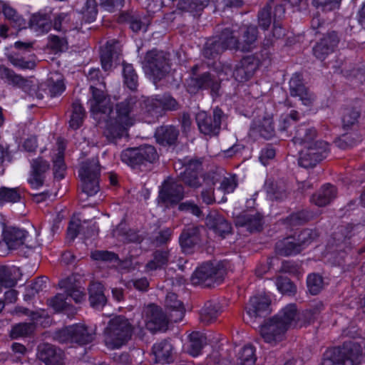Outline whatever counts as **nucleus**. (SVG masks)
I'll return each mask as SVG.
<instances>
[{"mask_svg": "<svg viewBox=\"0 0 365 365\" xmlns=\"http://www.w3.org/2000/svg\"><path fill=\"white\" fill-rule=\"evenodd\" d=\"M31 168V177L28 181L32 187L38 188L43 184V174L48 170L49 163L41 157H39L32 160Z\"/></svg>", "mask_w": 365, "mask_h": 365, "instance_id": "nucleus-30", "label": "nucleus"}, {"mask_svg": "<svg viewBox=\"0 0 365 365\" xmlns=\"http://www.w3.org/2000/svg\"><path fill=\"white\" fill-rule=\"evenodd\" d=\"M98 120H103L106 125L103 130V135L106 139L113 143H117L118 140L128 135V125L114 119V113L98 117Z\"/></svg>", "mask_w": 365, "mask_h": 365, "instance_id": "nucleus-17", "label": "nucleus"}, {"mask_svg": "<svg viewBox=\"0 0 365 365\" xmlns=\"http://www.w3.org/2000/svg\"><path fill=\"white\" fill-rule=\"evenodd\" d=\"M121 160L135 168L148 163L153 164L159 159V155L155 146L145 144L139 147L128 148L123 150L120 154Z\"/></svg>", "mask_w": 365, "mask_h": 365, "instance_id": "nucleus-6", "label": "nucleus"}, {"mask_svg": "<svg viewBox=\"0 0 365 365\" xmlns=\"http://www.w3.org/2000/svg\"><path fill=\"white\" fill-rule=\"evenodd\" d=\"M146 328L152 332L165 331L168 328V319L161 308L155 304L149 305L145 311Z\"/></svg>", "mask_w": 365, "mask_h": 365, "instance_id": "nucleus-20", "label": "nucleus"}, {"mask_svg": "<svg viewBox=\"0 0 365 365\" xmlns=\"http://www.w3.org/2000/svg\"><path fill=\"white\" fill-rule=\"evenodd\" d=\"M187 91L196 94L201 90L210 89L212 94H217L220 83L217 78L210 72H204L198 76H190L185 83Z\"/></svg>", "mask_w": 365, "mask_h": 365, "instance_id": "nucleus-12", "label": "nucleus"}, {"mask_svg": "<svg viewBox=\"0 0 365 365\" xmlns=\"http://www.w3.org/2000/svg\"><path fill=\"white\" fill-rule=\"evenodd\" d=\"M360 346L352 341H346L342 346L327 350L321 365H357L361 357Z\"/></svg>", "mask_w": 365, "mask_h": 365, "instance_id": "nucleus-4", "label": "nucleus"}, {"mask_svg": "<svg viewBox=\"0 0 365 365\" xmlns=\"http://www.w3.org/2000/svg\"><path fill=\"white\" fill-rule=\"evenodd\" d=\"M189 339L187 352L192 356H197L207 344V338L199 331H193L190 334Z\"/></svg>", "mask_w": 365, "mask_h": 365, "instance_id": "nucleus-48", "label": "nucleus"}, {"mask_svg": "<svg viewBox=\"0 0 365 365\" xmlns=\"http://www.w3.org/2000/svg\"><path fill=\"white\" fill-rule=\"evenodd\" d=\"M210 0H180L178 3V9L192 13L194 15L201 12L209 5Z\"/></svg>", "mask_w": 365, "mask_h": 365, "instance_id": "nucleus-49", "label": "nucleus"}, {"mask_svg": "<svg viewBox=\"0 0 365 365\" xmlns=\"http://www.w3.org/2000/svg\"><path fill=\"white\" fill-rule=\"evenodd\" d=\"M70 113L69 127L73 130H77L83 125L86 115V110L79 100L73 102Z\"/></svg>", "mask_w": 365, "mask_h": 365, "instance_id": "nucleus-40", "label": "nucleus"}, {"mask_svg": "<svg viewBox=\"0 0 365 365\" xmlns=\"http://www.w3.org/2000/svg\"><path fill=\"white\" fill-rule=\"evenodd\" d=\"M252 130L266 140H269L276 135L274 120L272 118H264L258 125Z\"/></svg>", "mask_w": 365, "mask_h": 365, "instance_id": "nucleus-56", "label": "nucleus"}, {"mask_svg": "<svg viewBox=\"0 0 365 365\" xmlns=\"http://www.w3.org/2000/svg\"><path fill=\"white\" fill-rule=\"evenodd\" d=\"M312 218V213L308 210H302L292 212L283 222L285 225L294 227L306 224Z\"/></svg>", "mask_w": 365, "mask_h": 365, "instance_id": "nucleus-53", "label": "nucleus"}, {"mask_svg": "<svg viewBox=\"0 0 365 365\" xmlns=\"http://www.w3.org/2000/svg\"><path fill=\"white\" fill-rule=\"evenodd\" d=\"M220 43L223 46L224 51L235 50L239 51V38L235 34L234 30L230 28H225L220 34L216 36Z\"/></svg>", "mask_w": 365, "mask_h": 365, "instance_id": "nucleus-41", "label": "nucleus"}, {"mask_svg": "<svg viewBox=\"0 0 365 365\" xmlns=\"http://www.w3.org/2000/svg\"><path fill=\"white\" fill-rule=\"evenodd\" d=\"M61 288L65 289V294L68 297L69 303L73 299L76 303H81L86 299L84 288L74 283L73 277H67L59 282Z\"/></svg>", "mask_w": 365, "mask_h": 365, "instance_id": "nucleus-31", "label": "nucleus"}, {"mask_svg": "<svg viewBox=\"0 0 365 365\" xmlns=\"http://www.w3.org/2000/svg\"><path fill=\"white\" fill-rule=\"evenodd\" d=\"M336 197V188L330 184L322 187L319 192L314 194L312 201L319 207L326 206Z\"/></svg>", "mask_w": 365, "mask_h": 365, "instance_id": "nucleus-39", "label": "nucleus"}, {"mask_svg": "<svg viewBox=\"0 0 365 365\" xmlns=\"http://www.w3.org/2000/svg\"><path fill=\"white\" fill-rule=\"evenodd\" d=\"M2 13L11 28L16 30V34L28 27L27 21L9 4L2 3Z\"/></svg>", "mask_w": 365, "mask_h": 365, "instance_id": "nucleus-32", "label": "nucleus"}, {"mask_svg": "<svg viewBox=\"0 0 365 365\" xmlns=\"http://www.w3.org/2000/svg\"><path fill=\"white\" fill-rule=\"evenodd\" d=\"M317 136V131L315 128L302 124L295 129L293 141L295 144L309 145L314 142Z\"/></svg>", "mask_w": 365, "mask_h": 365, "instance_id": "nucleus-37", "label": "nucleus"}, {"mask_svg": "<svg viewBox=\"0 0 365 365\" xmlns=\"http://www.w3.org/2000/svg\"><path fill=\"white\" fill-rule=\"evenodd\" d=\"M170 250L168 247L155 249L152 253V259L145 267L147 271H155L165 269L170 259Z\"/></svg>", "mask_w": 365, "mask_h": 365, "instance_id": "nucleus-29", "label": "nucleus"}, {"mask_svg": "<svg viewBox=\"0 0 365 365\" xmlns=\"http://www.w3.org/2000/svg\"><path fill=\"white\" fill-rule=\"evenodd\" d=\"M255 352L253 346H245L238 354V365H255L257 360Z\"/></svg>", "mask_w": 365, "mask_h": 365, "instance_id": "nucleus-63", "label": "nucleus"}, {"mask_svg": "<svg viewBox=\"0 0 365 365\" xmlns=\"http://www.w3.org/2000/svg\"><path fill=\"white\" fill-rule=\"evenodd\" d=\"M270 299L266 296H255L250 298L245 307L247 317L252 319L263 317L269 313Z\"/></svg>", "mask_w": 365, "mask_h": 365, "instance_id": "nucleus-25", "label": "nucleus"}, {"mask_svg": "<svg viewBox=\"0 0 365 365\" xmlns=\"http://www.w3.org/2000/svg\"><path fill=\"white\" fill-rule=\"evenodd\" d=\"M273 11L274 7L269 3L259 11L257 14L258 26L261 29L267 31L271 24H273Z\"/></svg>", "mask_w": 365, "mask_h": 365, "instance_id": "nucleus-57", "label": "nucleus"}, {"mask_svg": "<svg viewBox=\"0 0 365 365\" xmlns=\"http://www.w3.org/2000/svg\"><path fill=\"white\" fill-rule=\"evenodd\" d=\"M295 304H290L274 316L264 320L260 326V335L266 343L276 345L286 337L287 330L294 322Z\"/></svg>", "mask_w": 365, "mask_h": 365, "instance_id": "nucleus-1", "label": "nucleus"}, {"mask_svg": "<svg viewBox=\"0 0 365 365\" xmlns=\"http://www.w3.org/2000/svg\"><path fill=\"white\" fill-rule=\"evenodd\" d=\"M123 77L124 84L131 91H135L138 86V76L130 63L123 61Z\"/></svg>", "mask_w": 365, "mask_h": 365, "instance_id": "nucleus-52", "label": "nucleus"}, {"mask_svg": "<svg viewBox=\"0 0 365 365\" xmlns=\"http://www.w3.org/2000/svg\"><path fill=\"white\" fill-rule=\"evenodd\" d=\"M169 54L157 49L148 51L145 56L143 68L145 71L159 81L169 73L170 69Z\"/></svg>", "mask_w": 365, "mask_h": 365, "instance_id": "nucleus-7", "label": "nucleus"}, {"mask_svg": "<svg viewBox=\"0 0 365 365\" xmlns=\"http://www.w3.org/2000/svg\"><path fill=\"white\" fill-rule=\"evenodd\" d=\"M25 230L17 227H7L3 231V240L10 250H16L24 244L26 238Z\"/></svg>", "mask_w": 365, "mask_h": 365, "instance_id": "nucleus-35", "label": "nucleus"}, {"mask_svg": "<svg viewBox=\"0 0 365 365\" xmlns=\"http://www.w3.org/2000/svg\"><path fill=\"white\" fill-rule=\"evenodd\" d=\"M226 118L219 107L212 110V114L200 111L195 115V120L200 132L205 135L216 136L221 130L222 121Z\"/></svg>", "mask_w": 365, "mask_h": 365, "instance_id": "nucleus-9", "label": "nucleus"}, {"mask_svg": "<svg viewBox=\"0 0 365 365\" xmlns=\"http://www.w3.org/2000/svg\"><path fill=\"white\" fill-rule=\"evenodd\" d=\"M356 225L347 224L338 227L337 231L333 233V240L336 247H341L343 249L351 248V238L354 235Z\"/></svg>", "mask_w": 365, "mask_h": 365, "instance_id": "nucleus-36", "label": "nucleus"}, {"mask_svg": "<svg viewBox=\"0 0 365 365\" xmlns=\"http://www.w3.org/2000/svg\"><path fill=\"white\" fill-rule=\"evenodd\" d=\"M289 91L290 96L299 98L302 105L307 107L312 106L316 100V96L305 86L302 75L299 73H295L290 78Z\"/></svg>", "mask_w": 365, "mask_h": 365, "instance_id": "nucleus-15", "label": "nucleus"}, {"mask_svg": "<svg viewBox=\"0 0 365 365\" xmlns=\"http://www.w3.org/2000/svg\"><path fill=\"white\" fill-rule=\"evenodd\" d=\"M8 61L16 68L19 69H34L36 67V62L34 59L26 58L19 53L12 52L7 55Z\"/></svg>", "mask_w": 365, "mask_h": 365, "instance_id": "nucleus-59", "label": "nucleus"}, {"mask_svg": "<svg viewBox=\"0 0 365 365\" xmlns=\"http://www.w3.org/2000/svg\"><path fill=\"white\" fill-rule=\"evenodd\" d=\"M206 226L221 238L231 233V224L216 210H211L205 218Z\"/></svg>", "mask_w": 365, "mask_h": 365, "instance_id": "nucleus-24", "label": "nucleus"}, {"mask_svg": "<svg viewBox=\"0 0 365 365\" xmlns=\"http://www.w3.org/2000/svg\"><path fill=\"white\" fill-rule=\"evenodd\" d=\"M313 232L311 230H304L296 237L289 236L278 241L275 245L276 252L282 256H290L299 254L306 245L313 240Z\"/></svg>", "mask_w": 365, "mask_h": 365, "instance_id": "nucleus-8", "label": "nucleus"}, {"mask_svg": "<svg viewBox=\"0 0 365 365\" xmlns=\"http://www.w3.org/2000/svg\"><path fill=\"white\" fill-rule=\"evenodd\" d=\"M180 135L178 128L173 125H163L156 128L154 137L156 142L162 146H176Z\"/></svg>", "mask_w": 365, "mask_h": 365, "instance_id": "nucleus-26", "label": "nucleus"}, {"mask_svg": "<svg viewBox=\"0 0 365 365\" xmlns=\"http://www.w3.org/2000/svg\"><path fill=\"white\" fill-rule=\"evenodd\" d=\"M285 8L282 4H276L273 11V26L271 34L266 36L263 45L265 47L271 46L274 39H281L286 36L287 29L282 26V21L284 17Z\"/></svg>", "mask_w": 365, "mask_h": 365, "instance_id": "nucleus-21", "label": "nucleus"}, {"mask_svg": "<svg viewBox=\"0 0 365 365\" xmlns=\"http://www.w3.org/2000/svg\"><path fill=\"white\" fill-rule=\"evenodd\" d=\"M201 225H188L185 226L179 237V243L184 252H191L192 249L202 242Z\"/></svg>", "mask_w": 365, "mask_h": 365, "instance_id": "nucleus-19", "label": "nucleus"}, {"mask_svg": "<svg viewBox=\"0 0 365 365\" xmlns=\"http://www.w3.org/2000/svg\"><path fill=\"white\" fill-rule=\"evenodd\" d=\"M122 49L118 41L112 39L100 48V61L105 72H110L120 64Z\"/></svg>", "mask_w": 365, "mask_h": 365, "instance_id": "nucleus-13", "label": "nucleus"}, {"mask_svg": "<svg viewBox=\"0 0 365 365\" xmlns=\"http://www.w3.org/2000/svg\"><path fill=\"white\" fill-rule=\"evenodd\" d=\"M27 23L29 28L39 33H46L51 27V21L47 14H34Z\"/></svg>", "mask_w": 365, "mask_h": 365, "instance_id": "nucleus-45", "label": "nucleus"}, {"mask_svg": "<svg viewBox=\"0 0 365 365\" xmlns=\"http://www.w3.org/2000/svg\"><path fill=\"white\" fill-rule=\"evenodd\" d=\"M83 21L86 23L93 22L98 15V3L96 0H86L82 8Z\"/></svg>", "mask_w": 365, "mask_h": 365, "instance_id": "nucleus-64", "label": "nucleus"}, {"mask_svg": "<svg viewBox=\"0 0 365 365\" xmlns=\"http://www.w3.org/2000/svg\"><path fill=\"white\" fill-rule=\"evenodd\" d=\"M0 78L9 85L22 88L26 85L27 80L4 65H0Z\"/></svg>", "mask_w": 365, "mask_h": 365, "instance_id": "nucleus-43", "label": "nucleus"}, {"mask_svg": "<svg viewBox=\"0 0 365 365\" xmlns=\"http://www.w3.org/2000/svg\"><path fill=\"white\" fill-rule=\"evenodd\" d=\"M277 289L282 294L293 296L297 292V287L287 277L279 276L276 279Z\"/></svg>", "mask_w": 365, "mask_h": 365, "instance_id": "nucleus-62", "label": "nucleus"}, {"mask_svg": "<svg viewBox=\"0 0 365 365\" xmlns=\"http://www.w3.org/2000/svg\"><path fill=\"white\" fill-rule=\"evenodd\" d=\"M258 37V29L256 26H243L239 29L238 49L242 52H249L255 47Z\"/></svg>", "mask_w": 365, "mask_h": 365, "instance_id": "nucleus-28", "label": "nucleus"}, {"mask_svg": "<svg viewBox=\"0 0 365 365\" xmlns=\"http://www.w3.org/2000/svg\"><path fill=\"white\" fill-rule=\"evenodd\" d=\"M360 111L356 108L347 106L342 109L341 123L344 130H349L354 128L358 123Z\"/></svg>", "mask_w": 365, "mask_h": 365, "instance_id": "nucleus-50", "label": "nucleus"}, {"mask_svg": "<svg viewBox=\"0 0 365 365\" xmlns=\"http://www.w3.org/2000/svg\"><path fill=\"white\" fill-rule=\"evenodd\" d=\"M237 227L245 229L250 233L260 232L263 227V216L259 212H244L235 219Z\"/></svg>", "mask_w": 365, "mask_h": 365, "instance_id": "nucleus-23", "label": "nucleus"}, {"mask_svg": "<svg viewBox=\"0 0 365 365\" xmlns=\"http://www.w3.org/2000/svg\"><path fill=\"white\" fill-rule=\"evenodd\" d=\"M172 351L173 346L168 340L155 344L152 348L155 362L160 364H169L173 361Z\"/></svg>", "mask_w": 365, "mask_h": 365, "instance_id": "nucleus-38", "label": "nucleus"}, {"mask_svg": "<svg viewBox=\"0 0 365 365\" xmlns=\"http://www.w3.org/2000/svg\"><path fill=\"white\" fill-rule=\"evenodd\" d=\"M36 356L46 365H63V351L55 345L41 343L37 346Z\"/></svg>", "mask_w": 365, "mask_h": 365, "instance_id": "nucleus-22", "label": "nucleus"}, {"mask_svg": "<svg viewBox=\"0 0 365 365\" xmlns=\"http://www.w3.org/2000/svg\"><path fill=\"white\" fill-rule=\"evenodd\" d=\"M133 327L123 315L111 318L105 329V343L108 348L118 349L131 339Z\"/></svg>", "mask_w": 365, "mask_h": 365, "instance_id": "nucleus-2", "label": "nucleus"}, {"mask_svg": "<svg viewBox=\"0 0 365 365\" xmlns=\"http://www.w3.org/2000/svg\"><path fill=\"white\" fill-rule=\"evenodd\" d=\"M136 103L135 98H128L116 104L114 119L131 126L133 123L130 114Z\"/></svg>", "mask_w": 365, "mask_h": 365, "instance_id": "nucleus-33", "label": "nucleus"}, {"mask_svg": "<svg viewBox=\"0 0 365 365\" xmlns=\"http://www.w3.org/2000/svg\"><path fill=\"white\" fill-rule=\"evenodd\" d=\"M165 305L167 308L176 312V318L173 319L175 322L181 320L184 316L185 308L183 304L178 299V295L175 293H168L165 299Z\"/></svg>", "mask_w": 365, "mask_h": 365, "instance_id": "nucleus-58", "label": "nucleus"}, {"mask_svg": "<svg viewBox=\"0 0 365 365\" xmlns=\"http://www.w3.org/2000/svg\"><path fill=\"white\" fill-rule=\"evenodd\" d=\"M81 178H99L101 165L97 159H89L82 163L78 171Z\"/></svg>", "mask_w": 365, "mask_h": 365, "instance_id": "nucleus-42", "label": "nucleus"}, {"mask_svg": "<svg viewBox=\"0 0 365 365\" xmlns=\"http://www.w3.org/2000/svg\"><path fill=\"white\" fill-rule=\"evenodd\" d=\"M323 309L324 304L322 302H317L309 309H307L300 313L298 312L297 306L295 305L294 322H293L292 327H302L313 323L319 318Z\"/></svg>", "mask_w": 365, "mask_h": 365, "instance_id": "nucleus-27", "label": "nucleus"}, {"mask_svg": "<svg viewBox=\"0 0 365 365\" xmlns=\"http://www.w3.org/2000/svg\"><path fill=\"white\" fill-rule=\"evenodd\" d=\"M223 46L216 36L209 38L202 48V55L207 59L215 60L224 52Z\"/></svg>", "mask_w": 365, "mask_h": 365, "instance_id": "nucleus-47", "label": "nucleus"}, {"mask_svg": "<svg viewBox=\"0 0 365 365\" xmlns=\"http://www.w3.org/2000/svg\"><path fill=\"white\" fill-rule=\"evenodd\" d=\"M55 338L60 343H76L84 345L91 343L94 334L83 324H74L56 332Z\"/></svg>", "mask_w": 365, "mask_h": 365, "instance_id": "nucleus-10", "label": "nucleus"}, {"mask_svg": "<svg viewBox=\"0 0 365 365\" xmlns=\"http://www.w3.org/2000/svg\"><path fill=\"white\" fill-rule=\"evenodd\" d=\"M259 65L256 54L245 56L235 65L232 76L238 82H246L252 78Z\"/></svg>", "mask_w": 365, "mask_h": 365, "instance_id": "nucleus-16", "label": "nucleus"}, {"mask_svg": "<svg viewBox=\"0 0 365 365\" xmlns=\"http://www.w3.org/2000/svg\"><path fill=\"white\" fill-rule=\"evenodd\" d=\"M21 198V192L19 187H0V205L5 202L15 203L19 202Z\"/></svg>", "mask_w": 365, "mask_h": 365, "instance_id": "nucleus-60", "label": "nucleus"}, {"mask_svg": "<svg viewBox=\"0 0 365 365\" xmlns=\"http://www.w3.org/2000/svg\"><path fill=\"white\" fill-rule=\"evenodd\" d=\"M340 41V37L336 31H327L314 46L313 53L320 61H324L333 53Z\"/></svg>", "mask_w": 365, "mask_h": 365, "instance_id": "nucleus-18", "label": "nucleus"}, {"mask_svg": "<svg viewBox=\"0 0 365 365\" xmlns=\"http://www.w3.org/2000/svg\"><path fill=\"white\" fill-rule=\"evenodd\" d=\"M182 165L185 170L179 175L178 180L191 189L196 190L203 187L207 178L212 176L203 172L202 159L185 158Z\"/></svg>", "mask_w": 365, "mask_h": 365, "instance_id": "nucleus-5", "label": "nucleus"}, {"mask_svg": "<svg viewBox=\"0 0 365 365\" xmlns=\"http://www.w3.org/2000/svg\"><path fill=\"white\" fill-rule=\"evenodd\" d=\"M34 322H21L12 326L9 332V336L12 339L31 336L36 330Z\"/></svg>", "mask_w": 365, "mask_h": 365, "instance_id": "nucleus-44", "label": "nucleus"}, {"mask_svg": "<svg viewBox=\"0 0 365 365\" xmlns=\"http://www.w3.org/2000/svg\"><path fill=\"white\" fill-rule=\"evenodd\" d=\"M227 264L225 261L202 264L192 274V284L203 287H212L221 284L227 274Z\"/></svg>", "mask_w": 365, "mask_h": 365, "instance_id": "nucleus-3", "label": "nucleus"}, {"mask_svg": "<svg viewBox=\"0 0 365 365\" xmlns=\"http://www.w3.org/2000/svg\"><path fill=\"white\" fill-rule=\"evenodd\" d=\"M19 269L16 267H8L0 264V284L5 287H13L17 283V278L14 276Z\"/></svg>", "mask_w": 365, "mask_h": 365, "instance_id": "nucleus-55", "label": "nucleus"}, {"mask_svg": "<svg viewBox=\"0 0 365 365\" xmlns=\"http://www.w3.org/2000/svg\"><path fill=\"white\" fill-rule=\"evenodd\" d=\"M88 301L91 307L96 309H102L107 302V298L104 294V287L100 282H93L88 288Z\"/></svg>", "mask_w": 365, "mask_h": 365, "instance_id": "nucleus-34", "label": "nucleus"}, {"mask_svg": "<svg viewBox=\"0 0 365 365\" xmlns=\"http://www.w3.org/2000/svg\"><path fill=\"white\" fill-rule=\"evenodd\" d=\"M215 180L214 176L207 178V181L204 183V186L201 187V198L202 202L207 205H211L215 202L214 190H215Z\"/></svg>", "mask_w": 365, "mask_h": 365, "instance_id": "nucleus-61", "label": "nucleus"}, {"mask_svg": "<svg viewBox=\"0 0 365 365\" xmlns=\"http://www.w3.org/2000/svg\"><path fill=\"white\" fill-rule=\"evenodd\" d=\"M185 197L184 186L176 180H165L161 185L158 196V204L167 208L173 207Z\"/></svg>", "mask_w": 365, "mask_h": 365, "instance_id": "nucleus-11", "label": "nucleus"}, {"mask_svg": "<svg viewBox=\"0 0 365 365\" xmlns=\"http://www.w3.org/2000/svg\"><path fill=\"white\" fill-rule=\"evenodd\" d=\"M220 309L217 304L207 302L200 312V321L205 324H210L215 321L219 315Z\"/></svg>", "mask_w": 365, "mask_h": 365, "instance_id": "nucleus-54", "label": "nucleus"}, {"mask_svg": "<svg viewBox=\"0 0 365 365\" xmlns=\"http://www.w3.org/2000/svg\"><path fill=\"white\" fill-rule=\"evenodd\" d=\"M322 160H323V153H314L305 149L300 153L298 163L301 167L309 168L316 166Z\"/></svg>", "mask_w": 365, "mask_h": 365, "instance_id": "nucleus-51", "label": "nucleus"}, {"mask_svg": "<svg viewBox=\"0 0 365 365\" xmlns=\"http://www.w3.org/2000/svg\"><path fill=\"white\" fill-rule=\"evenodd\" d=\"M266 192L272 200H283L287 197L285 185L283 182L267 180L265 183Z\"/></svg>", "mask_w": 365, "mask_h": 365, "instance_id": "nucleus-46", "label": "nucleus"}, {"mask_svg": "<svg viewBox=\"0 0 365 365\" xmlns=\"http://www.w3.org/2000/svg\"><path fill=\"white\" fill-rule=\"evenodd\" d=\"M91 98L88 99V104L90 106L91 112L95 115L103 116L113 113V108L110 98L101 88H97L95 85L90 86Z\"/></svg>", "mask_w": 365, "mask_h": 365, "instance_id": "nucleus-14", "label": "nucleus"}]
</instances>
